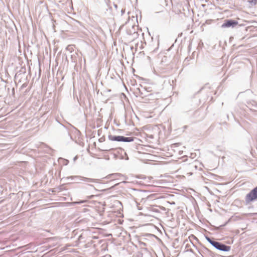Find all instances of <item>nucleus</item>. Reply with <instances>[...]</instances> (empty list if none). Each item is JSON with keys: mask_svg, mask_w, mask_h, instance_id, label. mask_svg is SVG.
<instances>
[{"mask_svg": "<svg viewBox=\"0 0 257 257\" xmlns=\"http://www.w3.org/2000/svg\"><path fill=\"white\" fill-rule=\"evenodd\" d=\"M116 158L120 160H127L128 159V157L125 152L124 150L122 149H119L115 154Z\"/></svg>", "mask_w": 257, "mask_h": 257, "instance_id": "obj_5", "label": "nucleus"}, {"mask_svg": "<svg viewBox=\"0 0 257 257\" xmlns=\"http://www.w3.org/2000/svg\"><path fill=\"white\" fill-rule=\"evenodd\" d=\"M87 202V200H81L80 201H77V202H72V204H81V203H85V202Z\"/></svg>", "mask_w": 257, "mask_h": 257, "instance_id": "obj_9", "label": "nucleus"}, {"mask_svg": "<svg viewBox=\"0 0 257 257\" xmlns=\"http://www.w3.org/2000/svg\"><path fill=\"white\" fill-rule=\"evenodd\" d=\"M138 257H142V256H138Z\"/></svg>", "mask_w": 257, "mask_h": 257, "instance_id": "obj_15", "label": "nucleus"}, {"mask_svg": "<svg viewBox=\"0 0 257 257\" xmlns=\"http://www.w3.org/2000/svg\"><path fill=\"white\" fill-rule=\"evenodd\" d=\"M134 34H135V35H138V33H137V32H134Z\"/></svg>", "mask_w": 257, "mask_h": 257, "instance_id": "obj_14", "label": "nucleus"}, {"mask_svg": "<svg viewBox=\"0 0 257 257\" xmlns=\"http://www.w3.org/2000/svg\"><path fill=\"white\" fill-rule=\"evenodd\" d=\"M104 257H111V256L110 255H106Z\"/></svg>", "mask_w": 257, "mask_h": 257, "instance_id": "obj_13", "label": "nucleus"}, {"mask_svg": "<svg viewBox=\"0 0 257 257\" xmlns=\"http://www.w3.org/2000/svg\"><path fill=\"white\" fill-rule=\"evenodd\" d=\"M134 137H124L123 136H109V139L112 141L131 142L134 141Z\"/></svg>", "mask_w": 257, "mask_h": 257, "instance_id": "obj_3", "label": "nucleus"}, {"mask_svg": "<svg viewBox=\"0 0 257 257\" xmlns=\"http://www.w3.org/2000/svg\"><path fill=\"white\" fill-rule=\"evenodd\" d=\"M197 162L198 163V164H199V166H200V167H199V169H199V170H200V169H201V168L200 166H202V163H201V162Z\"/></svg>", "mask_w": 257, "mask_h": 257, "instance_id": "obj_11", "label": "nucleus"}, {"mask_svg": "<svg viewBox=\"0 0 257 257\" xmlns=\"http://www.w3.org/2000/svg\"><path fill=\"white\" fill-rule=\"evenodd\" d=\"M255 200H257V186L251 190L245 197L246 204H248Z\"/></svg>", "mask_w": 257, "mask_h": 257, "instance_id": "obj_1", "label": "nucleus"}, {"mask_svg": "<svg viewBox=\"0 0 257 257\" xmlns=\"http://www.w3.org/2000/svg\"><path fill=\"white\" fill-rule=\"evenodd\" d=\"M213 246L219 250L223 251H229L231 248L230 246L226 245L222 243L216 241L214 243Z\"/></svg>", "mask_w": 257, "mask_h": 257, "instance_id": "obj_4", "label": "nucleus"}, {"mask_svg": "<svg viewBox=\"0 0 257 257\" xmlns=\"http://www.w3.org/2000/svg\"><path fill=\"white\" fill-rule=\"evenodd\" d=\"M120 177H123V175L120 173H113L108 175L106 178L108 179L114 180Z\"/></svg>", "mask_w": 257, "mask_h": 257, "instance_id": "obj_7", "label": "nucleus"}, {"mask_svg": "<svg viewBox=\"0 0 257 257\" xmlns=\"http://www.w3.org/2000/svg\"><path fill=\"white\" fill-rule=\"evenodd\" d=\"M238 22L237 21L229 20H226L225 22L222 25V28H229L230 27H234L237 25Z\"/></svg>", "mask_w": 257, "mask_h": 257, "instance_id": "obj_6", "label": "nucleus"}, {"mask_svg": "<svg viewBox=\"0 0 257 257\" xmlns=\"http://www.w3.org/2000/svg\"><path fill=\"white\" fill-rule=\"evenodd\" d=\"M194 168H195L196 169H198V168H198L197 165H195L194 166Z\"/></svg>", "mask_w": 257, "mask_h": 257, "instance_id": "obj_12", "label": "nucleus"}, {"mask_svg": "<svg viewBox=\"0 0 257 257\" xmlns=\"http://www.w3.org/2000/svg\"><path fill=\"white\" fill-rule=\"evenodd\" d=\"M205 238H206V240H207V241L213 246V245L215 241L212 240L210 237H209L208 236H206Z\"/></svg>", "mask_w": 257, "mask_h": 257, "instance_id": "obj_8", "label": "nucleus"}, {"mask_svg": "<svg viewBox=\"0 0 257 257\" xmlns=\"http://www.w3.org/2000/svg\"><path fill=\"white\" fill-rule=\"evenodd\" d=\"M247 1L250 3L252 4L253 5H255L257 3V0H247Z\"/></svg>", "mask_w": 257, "mask_h": 257, "instance_id": "obj_10", "label": "nucleus"}, {"mask_svg": "<svg viewBox=\"0 0 257 257\" xmlns=\"http://www.w3.org/2000/svg\"><path fill=\"white\" fill-rule=\"evenodd\" d=\"M67 180H73L76 183H79L80 181H88L91 182H96V180L94 179H90L88 178L83 177L80 176H72L66 178Z\"/></svg>", "mask_w": 257, "mask_h": 257, "instance_id": "obj_2", "label": "nucleus"}]
</instances>
